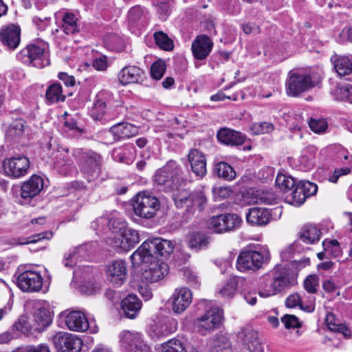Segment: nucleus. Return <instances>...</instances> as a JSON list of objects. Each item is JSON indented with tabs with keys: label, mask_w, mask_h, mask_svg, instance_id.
Wrapping results in <instances>:
<instances>
[{
	"label": "nucleus",
	"mask_w": 352,
	"mask_h": 352,
	"mask_svg": "<svg viewBox=\"0 0 352 352\" xmlns=\"http://www.w3.org/2000/svg\"><path fill=\"white\" fill-rule=\"evenodd\" d=\"M182 170L174 161L168 162L158 169L154 175L155 183L165 191H172V197L177 208L186 207L189 212L195 208L201 210L206 204V197L203 191L190 192L181 189Z\"/></svg>",
	"instance_id": "nucleus-1"
},
{
	"label": "nucleus",
	"mask_w": 352,
	"mask_h": 352,
	"mask_svg": "<svg viewBox=\"0 0 352 352\" xmlns=\"http://www.w3.org/2000/svg\"><path fill=\"white\" fill-rule=\"evenodd\" d=\"M296 283V278L285 267L276 265L263 276L258 290L261 298H269L278 295Z\"/></svg>",
	"instance_id": "nucleus-2"
},
{
	"label": "nucleus",
	"mask_w": 352,
	"mask_h": 352,
	"mask_svg": "<svg viewBox=\"0 0 352 352\" xmlns=\"http://www.w3.org/2000/svg\"><path fill=\"white\" fill-rule=\"evenodd\" d=\"M174 245L172 241L162 238L149 239L145 241L131 256L132 263H139L141 261H148L154 256L152 252L155 251L162 256H167L173 252Z\"/></svg>",
	"instance_id": "nucleus-3"
},
{
	"label": "nucleus",
	"mask_w": 352,
	"mask_h": 352,
	"mask_svg": "<svg viewBox=\"0 0 352 352\" xmlns=\"http://www.w3.org/2000/svg\"><path fill=\"white\" fill-rule=\"evenodd\" d=\"M51 311L45 305H38L33 314V318L30 322L26 317L21 316L13 325V329L23 333H28L34 330L41 332L48 327L52 322Z\"/></svg>",
	"instance_id": "nucleus-4"
},
{
	"label": "nucleus",
	"mask_w": 352,
	"mask_h": 352,
	"mask_svg": "<svg viewBox=\"0 0 352 352\" xmlns=\"http://www.w3.org/2000/svg\"><path fill=\"white\" fill-rule=\"evenodd\" d=\"M199 307L208 309L205 314L195 320V325L199 331L204 333L217 328L223 320L222 309L215 306L212 302L201 300L199 303Z\"/></svg>",
	"instance_id": "nucleus-5"
},
{
	"label": "nucleus",
	"mask_w": 352,
	"mask_h": 352,
	"mask_svg": "<svg viewBox=\"0 0 352 352\" xmlns=\"http://www.w3.org/2000/svg\"><path fill=\"white\" fill-rule=\"evenodd\" d=\"M134 267L143 265L141 279L146 283H154L164 279L168 274V264L155 256L148 261H141L139 263H132Z\"/></svg>",
	"instance_id": "nucleus-6"
},
{
	"label": "nucleus",
	"mask_w": 352,
	"mask_h": 352,
	"mask_svg": "<svg viewBox=\"0 0 352 352\" xmlns=\"http://www.w3.org/2000/svg\"><path fill=\"white\" fill-rule=\"evenodd\" d=\"M320 81V77L290 72L285 82L286 93L289 96L298 97L302 93L316 87Z\"/></svg>",
	"instance_id": "nucleus-7"
},
{
	"label": "nucleus",
	"mask_w": 352,
	"mask_h": 352,
	"mask_svg": "<svg viewBox=\"0 0 352 352\" xmlns=\"http://www.w3.org/2000/svg\"><path fill=\"white\" fill-rule=\"evenodd\" d=\"M269 259V252L265 250L245 248L238 256L236 267L241 272L247 270H257L261 268Z\"/></svg>",
	"instance_id": "nucleus-8"
},
{
	"label": "nucleus",
	"mask_w": 352,
	"mask_h": 352,
	"mask_svg": "<svg viewBox=\"0 0 352 352\" xmlns=\"http://www.w3.org/2000/svg\"><path fill=\"white\" fill-rule=\"evenodd\" d=\"M160 208L159 199L145 192H139L134 198L133 209L134 213L144 219L154 217Z\"/></svg>",
	"instance_id": "nucleus-9"
},
{
	"label": "nucleus",
	"mask_w": 352,
	"mask_h": 352,
	"mask_svg": "<svg viewBox=\"0 0 352 352\" xmlns=\"http://www.w3.org/2000/svg\"><path fill=\"white\" fill-rule=\"evenodd\" d=\"M21 54L27 57L25 62L31 63L35 67L43 68L50 64L49 47L45 42L29 45Z\"/></svg>",
	"instance_id": "nucleus-10"
},
{
	"label": "nucleus",
	"mask_w": 352,
	"mask_h": 352,
	"mask_svg": "<svg viewBox=\"0 0 352 352\" xmlns=\"http://www.w3.org/2000/svg\"><path fill=\"white\" fill-rule=\"evenodd\" d=\"M109 243L115 249L128 252L140 242V236L137 230L126 227L118 234L109 237Z\"/></svg>",
	"instance_id": "nucleus-11"
},
{
	"label": "nucleus",
	"mask_w": 352,
	"mask_h": 352,
	"mask_svg": "<svg viewBox=\"0 0 352 352\" xmlns=\"http://www.w3.org/2000/svg\"><path fill=\"white\" fill-rule=\"evenodd\" d=\"M30 162L24 155L6 158L3 162L5 174L9 177L19 179L28 173Z\"/></svg>",
	"instance_id": "nucleus-12"
},
{
	"label": "nucleus",
	"mask_w": 352,
	"mask_h": 352,
	"mask_svg": "<svg viewBox=\"0 0 352 352\" xmlns=\"http://www.w3.org/2000/svg\"><path fill=\"white\" fill-rule=\"evenodd\" d=\"M55 347L62 352H79L82 346V341L78 336L59 332L52 338Z\"/></svg>",
	"instance_id": "nucleus-13"
},
{
	"label": "nucleus",
	"mask_w": 352,
	"mask_h": 352,
	"mask_svg": "<svg viewBox=\"0 0 352 352\" xmlns=\"http://www.w3.org/2000/svg\"><path fill=\"white\" fill-rule=\"evenodd\" d=\"M192 294L190 289L182 287L176 288L168 300L175 314L183 313L191 304Z\"/></svg>",
	"instance_id": "nucleus-14"
},
{
	"label": "nucleus",
	"mask_w": 352,
	"mask_h": 352,
	"mask_svg": "<svg viewBox=\"0 0 352 352\" xmlns=\"http://www.w3.org/2000/svg\"><path fill=\"white\" fill-rule=\"evenodd\" d=\"M64 321L67 328L74 331L85 332L87 330L96 333V327H91L85 315L80 311H72L64 315Z\"/></svg>",
	"instance_id": "nucleus-15"
},
{
	"label": "nucleus",
	"mask_w": 352,
	"mask_h": 352,
	"mask_svg": "<svg viewBox=\"0 0 352 352\" xmlns=\"http://www.w3.org/2000/svg\"><path fill=\"white\" fill-rule=\"evenodd\" d=\"M17 285L23 292H37L42 287L43 278L38 272L27 270L19 275Z\"/></svg>",
	"instance_id": "nucleus-16"
},
{
	"label": "nucleus",
	"mask_w": 352,
	"mask_h": 352,
	"mask_svg": "<svg viewBox=\"0 0 352 352\" xmlns=\"http://www.w3.org/2000/svg\"><path fill=\"white\" fill-rule=\"evenodd\" d=\"M108 281L116 286H121L126 280V264L122 260L113 261L106 267Z\"/></svg>",
	"instance_id": "nucleus-17"
},
{
	"label": "nucleus",
	"mask_w": 352,
	"mask_h": 352,
	"mask_svg": "<svg viewBox=\"0 0 352 352\" xmlns=\"http://www.w3.org/2000/svg\"><path fill=\"white\" fill-rule=\"evenodd\" d=\"M144 78L143 69L135 65L123 67L118 74V79L122 85L141 82Z\"/></svg>",
	"instance_id": "nucleus-18"
},
{
	"label": "nucleus",
	"mask_w": 352,
	"mask_h": 352,
	"mask_svg": "<svg viewBox=\"0 0 352 352\" xmlns=\"http://www.w3.org/2000/svg\"><path fill=\"white\" fill-rule=\"evenodd\" d=\"M100 165V156L92 151H88L82 153L80 166L81 170L89 176L96 174Z\"/></svg>",
	"instance_id": "nucleus-19"
},
{
	"label": "nucleus",
	"mask_w": 352,
	"mask_h": 352,
	"mask_svg": "<svg viewBox=\"0 0 352 352\" xmlns=\"http://www.w3.org/2000/svg\"><path fill=\"white\" fill-rule=\"evenodd\" d=\"M238 337L247 346L250 352H263V346L258 338V333L251 327L242 329Z\"/></svg>",
	"instance_id": "nucleus-20"
},
{
	"label": "nucleus",
	"mask_w": 352,
	"mask_h": 352,
	"mask_svg": "<svg viewBox=\"0 0 352 352\" xmlns=\"http://www.w3.org/2000/svg\"><path fill=\"white\" fill-rule=\"evenodd\" d=\"M43 188V179L41 177L34 175L28 181L23 182L21 187V196L23 199H32L38 195Z\"/></svg>",
	"instance_id": "nucleus-21"
},
{
	"label": "nucleus",
	"mask_w": 352,
	"mask_h": 352,
	"mask_svg": "<svg viewBox=\"0 0 352 352\" xmlns=\"http://www.w3.org/2000/svg\"><path fill=\"white\" fill-rule=\"evenodd\" d=\"M21 30L19 26L10 25L0 30V40L9 49H15L20 43Z\"/></svg>",
	"instance_id": "nucleus-22"
},
{
	"label": "nucleus",
	"mask_w": 352,
	"mask_h": 352,
	"mask_svg": "<svg viewBox=\"0 0 352 352\" xmlns=\"http://www.w3.org/2000/svg\"><path fill=\"white\" fill-rule=\"evenodd\" d=\"M120 346L126 351L129 352L144 342L142 333L135 331L124 330L119 334Z\"/></svg>",
	"instance_id": "nucleus-23"
},
{
	"label": "nucleus",
	"mask_w": 352,
	"mask_h": 352,
	"mask_svg": "<svg viewBox=\"0 0 352 352\" xmlns=\"http://www.w3.org/2000/svg\"><path fill=\"white\" fill-rule=\"evenodd\" d=\"M212 47L213 43L208 36L199 35L192 43V54L197 59L204 60L209 55Z\"/></svg>",
	"instance_id": "nucleus-24"
},
{
	"label": "nucleus",
	"mask_w": 352,
	"mask_h": 352,
	"mask_svg": "<svg viewBox=\"0 0 352 352\" xmlns=\"http://www.w3.org/2000/svg\"><path fill=\"white\" fill-rule=\"evenodd\" d=\"M217 137L220 142L231 146L241 145L246 139V136L241 133L228 128L221 129Z\"/></svg>",
	"instance_id": "nucleus-25"
},
{
	"label": "nucleus",
	"mask_w": 352,
	"mask_h": 352,
	"mask_svg": "<svg viewBox=\"0 0 352 352\" xmlns=\"http://www.w3.org/2000/svg\"><path fill=\"white\" fill-rule=\"evenodd\" d=\"M188 161L192 172L198 177H203L206 174V159L197 149H191L188 153Z\"/></svg>",
	"instance_id": "nucleus-26"
},
{
	"label": "nucleus",
	"mask_w": 352,
	"mask_h": 352,
	"mask_svg": "<svg viewBox=\"0 0 352 352\" xmlns=\"http://www.w3.org/2000/svg\"><path fill=\"white\" fill-rule=\"evenodd\" d=\"M142 307L141 300L136 295L129 294L121 302V308L124 316L130 319L135 318Z\"/></svg>",
	"instance_id": "nucleus-27"
},
{
	"label": "nucleus",
	"mask_w": 352,
	"mask_h": 352,
	"mask_svg": "<svg viewBox=\"0 0 352 352\" xmlns=\"http://www.w3.org/2000/svg\"><path fill=\"white\" fill-rule=\"evenodd\" d=\"M271 218L270 211L263 208H252L246 214L248 223L252 226H263L267 225Z\"/></svg>",
	"instance_id": "nucleus-28"
},
{
	"label": "nucleus",
	"mask_w": 352,
	"mask_h": 352,
	"mask_svg": "<svg viewBox=\"0 0 352 352\" xmlns=\"http://www.w3.org/2000/svg\"><path fill=\"white\" fill-rule=\"evenodd\" d=\"M136 128L126 122H120L112 126L109 129V133L112 134L115 140L129 138L136 133Z\"/></svg>",
	"instance_id": "nucleus-29"
},
{
	"label": "nucleus",
	"mask_w": 352,
	"mask_h": 352,
	"mask_svg": "<svg viewBox=\"0 0 352 352\" xmlns=\"http://www.w3.org/2000/svg\"><path fill=\"white\" fill-rule=\"evenodd\" d=\"M277 197L275 195L270 192H248L245 196V200L248 204H274L276 203Z\"/></svg>",
	"instance_id": "nucleus-30"
},
{
	"label": "nucleus",
	"mask_w": 352,
	"mask_h": 352,
	"mask_svg": "<svg viewBox=\"0 0 352 352\" xmlns=\"http://www.w3.org/2000/svg\"><path fill=\"white\" fill-rule=\"evenodd\" d=\"M331 60L339 76H344L352 72V60L348 56L336 54L331 58Z\"/></svg>",
	"instance_id": "nucleus-31"
},
{
	"label": "nucleus",
	"mask_w": 352,
	"mask_h": 352,
	"mask_svg": "<svg viewBox=\"0 0 352 352\" xmlns=\"http://www.w3.org/2000/svg\"><path fill=\"white\" fill-rule=\"evenodd\" d=\"M320 230L316 226L307 224L304 226L300 232L299 237L305 243L314 244L320 240Z\"/></svg>",
	"instance_id": "nucleus-32"
},
{
	"label": "nucleus",
	"mask_w": 352,
	"mask_h": 352,
	"mask_svg": "<svg viewBox=\"0 0 352 352\" xmlns=\"http://www.w3.org/2000/svg\"><path fill=\"white\" fill-rule=\"evenodd\" d=\"M25 121L23 119H16L10 125L7 132L6 138L10 141H17L24 134Z\"/></svg>",
	"instance_id": "nucleus-33"
},
{
	"label": "nucleus",
	"mask_w": 352,
	"mask_h": 352,
	"mask_svg": "<svg viewBox=\"0 0 352 352\" xmlns=\"http://www.w3.org/2000/svg\"><path fill=\"white\" fill-rule=\"evenodd\" d=\"M331 94L336 100L352 103V86L350 85H337L332 89Z\"/></svg>",
	"instance_id": "nucleus-34"
},
{
	"label": "nucleus",
	"mask_w": 352,
	"mask_h": 352,
	"mask_svg": "<svg viewBox=\"0 0 352 352\" xmlns=\"http://www.w3.org/2000/svg\"><path fill=\"white\" fill-rule=\"evenodd\" d=\"M76 16L71 12H65L63 17L62 28L66 34H74L79 32Z\"/></svg>",
	"instance_id": "nucleus-35"
},
{
	"label": "nucleus",
	"mask_w": 352,
	"mask_h": 352,
	"mask_svg": "<svg viewBox=\"0 0 352 352\" xmlns=\"http://www.w3.org/2000/svg\"><path fill=\"white\" fill-rule=\"evenodd\" d=\"M230 342L223 335L217 336L210 344V352H230Z\"/></svg>",
	"instance_id": "nucleus-36"
},
{
	"label": "nucleus",
	"mask_w": 352,
	"mask_h": 352,
	"mask_svg": "<svg viewBox=\"0 0 352 352\" xmlns=\"http://www.w3.org/2000/svg\"><path fill=\"white\" fill-rule=\"evenodd\" d=\"M326 322L331 331L341 333L345 337L350 336V330L344 324L339 323L333 314L329 313L327 314Z\"/></svg>",
	"instance_id": "nucleus-37"
},
{
	"label": "nucleus",
	"mask_w": 352,
	"mask_h": 352,
	"mask_svg": "<svg viewBox=\"0 0 352 352\" xmlns=\"http://www.w3.org/2000/svg\"><path fill=\"white\" fill-rule=\"evenodd\" d=\"M238 279L236 277L230 278L219 290V294L224 298L234 297L237 291Z\"/></svg>",
	"instance_id": "nucleus-38"
},
{
	"label": "nucleus",
	"mask_w": 352,
	"mask_h": 352,
	"mask_svg": "<svg viewBox=\"0 0 352 352\" xmlns=\"http://www.w3.org/2000/svg\"><path fill=\"white\" fill-rule=\"evenodd\" d=\"M188 245L196 250L206 248L209 241L208 238L201 233H192L188 239Z\"/></svg>",
	"instance_id": "nucleus-39"
},
{
	"label": "nucleus",
	"mask_w": 352,
	"mask_h": 352,
	"mask_svg": "<svg viewBox=\"0 0 352 352\" xmlns=\"http://www.w3.org/2000/svg\"><path fill=\"white\" fill-rule=\"evenodd\" d=\"M69 149L67 148H61L55 154L54 166L57 168H61L66 166H70L72 164V160L69 155Z\"/></svg>",
	"instance_id": "nucleus-40"
},
{
	"label": "nucleus",
	"mask_w": 352,
	"mask_h": 352,
	"mask_svg": "<svg viewBox=\"0 0 352 352\" xmlns=\"http://www.w3.org/2000/svg\"><path fill=\"white\" fill-rule=\"evenodd\" d=\"M214 171L217 176L226 180H232L236 177L233 168L226 162H219L216 164Z\"/></svg>",
	"instance_id": "nucleus-41"
},
{
	"label": "nucleus",
	"mask_w": 352,
	"mask_h": 352,
	"mask_svg": "<svg viewBox=\"0 0 352 352\" xmlns=\"http://www.w3.org/2000/svg\"><path fill=\"white\" fill-rule=\"evenodd\" d=\"M46 98L51 103L63 101L65 96L63 94L61 85L58 83H54L50 86L46 91Z\"/></svg>",
	"instance_id": "nucleus-42"
},
{
	"label": "nucleus",
	"mask_w": 352,
	"mask_h": 352,
	"mask_svg": "<svg viewBox=\"0 0 352 352\" xmlns=\"http://www.w3.org/2000/svg\"><path fill=\"white\" fill-rule=\"evenodd\" d=\"M276 184L282 191L287 192L293 189L296 182L292 177L283 173H278L276 176Z\"/></svg>",
	"instance_id": "nucleus-43"
},
{
	"label": "nucleus",
	"mask_w": 352,
	"mask_h": 352,
	"mask_svg": "<svg viewBox=\"0 0 352 352\" xmlns=\"http://www.w3.org/2000/svg\"><path fill=\"white\" fill-rule=\"evenodd\" d=\"M285 199L288 204L294 206H299L305 202L306 197L297 185L295 189L286 196Z\"/></svg>",
	"instance_id": "nucleus-44"
},
{
	"label": "nucleus",
	"mask_w": 352,
	"mask_h": 352,
	"mask_svg": "<svg viewBox=\"0 0 352 352\" xmlns=\"http://www.w3.org/2000/svg\"><path fill=\"white\" fill-rule=\"evenodd\" d=\"M223 218L225 221L226 232L235 230L240 227L242 222L241 219L235 214H223Z\"/></svg>",
	"instance_id": "nucleus-45"
},
{
	"label": "nucleus",
	"mask_w": 352,
	"mask_h": 352,
	"mask_svg": "<svg viewBox=\"0 0 352 352\" xmlns=\"http://www.w3.org/2000/svg\"><path fill=\"white\" fill-rule=\"evenodd\" d=\"M250 130L254 135H261L272 132L274 130V126L271 122H257L252 124Z\"/></svg>",
	"instance_id": "nucleus-46"
},
{
	"label": "nucleus",
	"mask_w": 352,
	"mask_h": 352,
	"mask_svg": "<svg viewBox=\"0 0 352 352\" xmlns=\"http://www.w3.org/2000/svg\"><path fill=\"white\" fill-rule=\"evenodd\" d=\"M156 44L164 50H171L173 48L172 40L162 32H156L154 34Z\"/></svg>",
	"instance_id": "nucleus-47"
},
{
	"label": "nucleus",
	"mask_w": 352,
	"mask_h": 352,
	"mask_svg": "<svg viewBox=\"0 0 352 352\" xmlns=\"http://www.w3.org/2000/svg\"><path fill=\"white\" fill-rule=\"evenodd\" d=\"M223 214L214 216L208 221V228L217 233L226 232L224 226L225 221H223Z\"/></svg>",
	"instance_id": "nucleus-48"
},
{
	"label": "nucleus",
	"mask_w": 352,
	"mask_h": 352,
	"mask_svg": "<svg viewBox=\"0 0 352 352\" xmlns=\"http://www.w3.org/2000/svg\"><path fill=\"white\" fill-rule=\"evenodd\" d=\"M166 71L164 61L160 60L153 63L151 67V75L153 79L157 80L161 79Z\"/></svg>",
	"instance_id": "nucleus-49"
},
{
	"label": "nucleus",
	"mask_w": 352,
	"mask_h": 352,
	"mask_svg": "<svg viewBox=\"0 0 352 352\" xmlns=\"http://www.w3.org/2000/svg\"><path fill=\"white\" fill-rule=\"evenodd\" d=\"M108 227L113 236L122 231L127 226L126 222L120 219L111 218L109 219Z\"/></svg>",
	"instance_id": "nucleus-50"
},
{
	"label": "nucleus",
	"mask_w": 352,
	"mask_h": 352,
	"mask_svg": "<svg viewBox=\"0 0 352 352\" xmlns=\"http://www.w3.org/2000/svg\"><path fill=\"white\" fill-rule=\"evenodd\" d=\"M319 285V278L317 275H309L304 281L305 290L311 294H315Z\"/></svg>",
	"instance_id": "nucleus-51"
},
{
	"label": "nucleus",
	"mask_w": 352,
	"mask_h": 352,
	"mask_svg": "<svg viewBox=\"0 0 352 352\" xmlns=\"http://www.w3.org/2000/svg\"><path fill=\"white\" fill-rule=\"evenodd\" d=\"M169 332L167 328L161 322L152 324L149 329V334L153 338H160L168 335Z\"/></svg>",
	"instance_id": "nucleus-52"
},
{
	"label": "nucleus",
	"mask_w": 352,
	"mask_h": 352,
	"mask_svg": "<svg viewBox=\"0 0 352 352\" xmlns=\"http://www.w3.org/2000/svg\"><path fill=\"white\" fill-rule=\"evenodd\" d=\"M309 126L316 133H322L327 129V122L324 119H313L309 120Z\"/></svg>",
	"instance_id": "nucleus-53"
},
{
	"label": "nucleus",
	"mask_w": 352,
	"mask_h": 352,
	"mask_svg": "<svg viewBox=\"0 0 352 352\" xmlns=\"http://www.w3.org/2000/svg\"><path fill=\"white\" fill-rule=\"evenodd\" d=\"M163 352H185L182 343L177 340H170L162 346Z\"/></svg>",
	"instance_id": "nucleus-54"
},
{
	"label": "nucleus",
	"mask_w": 352,
	"mask_h": 352,
	"mask_svg": "<svg viewBox=\"0 0 352 352\" xmlns=\"http://www.w3.org/2000/svg\"><path fill=\"white\" fill-rule=\"evenodd\" d=\"M298 186L302 190L305 197H308L312 195H314L318 190V186L316 184L305 181L300 182Z\"/></svg>",
	"instance_id": "nucleus-55"
},
{
	"label": "nucleus",
	"mask_w": 352,
	"mask_h": 352,
	"mask_svg": "<svg viewBox=\"0 0 352 352\" xmlns=\"http://www.w3.org/2000/svg\"><path fill=\"white\" fill-rule=\"evenodd\" d=\"M281 320L287 329L297 328L300 326L298 318L294 315H285Z\"/></svg>",
	"instance_id": "nucleus-56"
},
{
	"label": "nucleus",
	"mask_w": 352,
	"mask_h": 352,
	"mask_svg": "<svg viewBox=\"0 0 352 352\" xmlns=\"http://www.w3.org/2000/svg\"><path fill=\"white\" fill-rule=\"evenodd\" d=\"M144 10L140 6H135L131 8L128 13L129 20L135 22L138 21L144 14Z\"/></svg>",
	"instance_id": "nucleus-57"
},
{
	"label": "nucleus",
	"mask_w": 352,
	"mask_h": 352,
	"mask_svg": "<svg viewBox=\"0 0 352 352\" xmlns=\"http://www.w3.org/2000/svg\"><path fill=\"white\" fill-rule=\"evenodd\" d=\"M213 192L216 196L221 199L228 198L232 194V189L228 186L216 187L213 189Z\"/></svg>",
	"instance_id": "nucleus-58"
},
{
	"label": "nucleus",
	"mask_w": 352,
	"mask_h": 352,
	"mask_svg": "<svg viewBox=\"0 0 352 352\" xmlns=\"http://www.w3.org/2000/svg\"><path fill=\"white\" fill-rule=\"evenodd\" d=\"M78 248L74 249L72 251L65 254L64 257V265L65 267H72L76 263V254Z\"/></svg>",
	"instance_id": "nucleus-59"
},
{
	"label": "nucleus",
	"mask_w": 352,
	"mask_h": 352,
	"mask_svg": "<svg viewBox=\"0 0 352 352\" xmlns=\"http://www.w3.org/2000/svg\"><path fill=\"white\" fill-rule=\"evenodd\" d=\"M285 305L289 308H293L300 305V307L302 308L300 297L298 294H293L289 296L285 300Z\"/></svg>",
	"instance_id": "nucleus-60"
},
{
	"label": "nucleus",
	"mask_w": 352,
	"mask_h": 352,
	"mask_svg": "<svg viewBox=\"0 0 352 352\" xmlns=\"http://www.w3.org/2000/svg\"><path fill=\"white\" fill-rule=\"evenodd\" d=\"M93 67L98 71H104L107 69L108 65L106 56H101L95 58L92 63Z\"/></svg>",
	"instance_id": "nucleus-61"
},
{
	"label": "nucleus",
	"mask_w": 352,
	"mask_h": 352,
	"mask_svg": "<svg viewBox=\"0 0 352 352\" xmlns=\"http://www.w3.org/2000/svg\"><path fill=\"white\" fill-rule=\"evenodd\" d=\"M101 285L99 283H88L83 287V292L86 295H94L100 292Z\"/></svg>",
	"instance_id": "nucleus-62"
},
{
	"label": "nucleus",
	"mask_w": 352,
	"mask_h": 352,
	"mask_svg": "<svg viewBox=\"0 0 352 352\" xmlns=\"http://www.w3.org/2000/svg\"><path fill=\"white\" fill-rule=\"evenodd\" d=\"M22 352H51L48 345L41 344L38 345L28 346Z\"/></svg>",
	"instance_id": "nucleus-63"
},
{
	"label": "nucleus",
	"mask_w": 352,
	"mask_h": 352,
	"mask_svg": "<svg viewBox=\"0 0 352 352\" xmlns=\"http://www.w3.org/2000/svg\"><path fill=\"white\" fill-rule=\"evenodd\" d=\"M340 43L352 42V26L344 28L339 36Z\"/></svg>",
	"instance_id": "nucleus-64"
}]
</instances>
